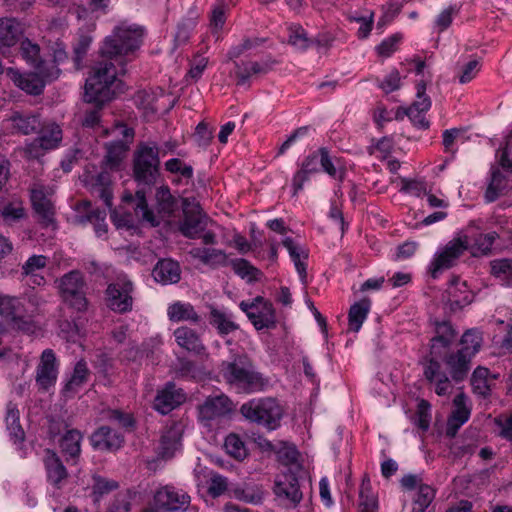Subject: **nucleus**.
I'll use <instances>...</instances> for the list:
<instances>
[{
    "label": "nucleus",
    "instance_id": "f257e3e1",
    "mask_svg": "<svg viewBox=\"0 0 512 512\" xmlns=\"http://www.w3.org/2000/svg\"><path fill=\"white\" fill-rule=\"evenodd\" d=\"M455 339V331L449 322L443 321L436 324V335L431 339L430 356H427L423 362V375L427 382L434 386V391L438 396L449 395L452 391L451 380L438 361L442 356L443 350L449 348Z\"/></svg>",
    "mask_w": 512,
    "mask_h": 512
},
{
    "label": "nucleus",
    "instance_id": "9d476101",
    "mask_svg": "<svg viewBox=\"0 0 512 512\" xmlns=\"http://www.w3.org/2000/svg\"><path fill=\"white\" fill-rule=\"evenodd\" d=\"M94 79H96V69L92 68L90 76L84 85L82 102L77 105L75 113V121L83 128L94 129L96 127V88L95 82H93Z\"/></svg>",
    "mask_w": 512,
    "mask_h": 512
},
{
    "label": "nucleus",
    "instance_id": "5701e85b",
    "mask_svg": "<svg viewBox=\"0 0 512 512\" xmlns=\"http://www.w3.org/2000/svg\"><path fill=\"white\" fill-rule=\"evenodd\" d=\"M32 207L38 216V221L48 227L54 222V208L47 198L43 187H35L30 191Z\"/></svg>",
    "mask_w": 512,
    "mask_h": 512
},
{
    "label": "nucleus",
    "instance_id": "338daca9",
    "mask_svg": "<svg viewBox=\"0 0 512 512\" xmlns=\"http://www.w3.org/2000/svg\"><path fill=\"white\" fill-rule=\"evenodd\" d=\"M401 86V76L397 69H393L379 84V87L386 93L396 91Z\"/></svg>",
    "mask_w": 512,
    "mask_h": 512
},
{
    "label": "nucleus",
    "instance_id": "f03ea898",
    "mask_svg": "<svg viewBox=\"0 0 512 512\" xmlns=\"http://www.w3.org/2000/svg\"><path fill=\"white\" fill-rule=\"evenodd\" d=\"M145 35L144 26L127 20L120 21L104 38L101 53L110 59L134 54L142 46Z\"/></svg>",
    "mask_w": 512,
    "mask_h": 512
},
{
    "label": "nucleus",
    "instance_id": "dca6fc26",
    "mask_svg": "<svg viewBox=\"0 0 512 512\" xmlns=\"http://www.w3.org/2000/svg\"><path fill=\"white\" fill-rule=\"evenodd\" d=\"M186 400V395L181 388H177L174 382H167L157 391L153 407L163 415L170 413Z\"/></svg>",
    "mask_w": 512,
    "mask_h": 512
},
{
    "label": "nucleus",
    "instance_id": "7ed1b4c3",
    "mask_svg": "<svg viewBox=\"0 0 512 512\" xmlns=\"http://www.w3.org/2000/svg\"><path fill=\"white\" fill-rule=\"evenodd\" d=\"M221 372L226 382L239 392L261 391L267 384L246 355H237L232 361L223 362Z\"/></svg>",
    "mask_w": 512,
    "mask_h": 512
},
{
    "label": "nucleus",
    "instance_id": "864d4df0",
    "mask_svg": "<svg viewBox=\"0 0 512 512\" xmlns=\"http://www.w3.org/2000/svg\"><path fill=\"white\" fill-rule=\"evenodd\" d=\"M431 422V404L420 399L417 404V410L413 418V423L422 431H427Z\"/></svg>",
    "mask_w": 512,
    "mask_h": 512
},
{
    "label": "nucleus",
    "instance_id": "bf43d9fd",
    "mask_svg": "<svg viewBox=\"0 0 512 512\" xmlns=\"http://www.w3.org/2000/svg\"><path fill=\"white\" fill-rule=\"evenodd\" d=\"M431 104V99L426 94L425 81L418 82L416 85V99L407 109L428 111L431 107Z\"/></svg>",
    "mask_w": 512,
    "mask_h": 512
},
{
    "label": "nucleus",
    "instance_id": "774afa93",
    "mask_svg": "<svg viewBox=\"0 0 512 512\" xmlns=\"http://www.w3.org/2000/svg\"><path fill=\"white\" fill-rule=\"evenodd\" d=\"M495 423L500 428V436L512 441V413L498 416Z\"/></svg>",
    "mask_w": 512,
    "mask_h": 512
},
{
    "label": "nucleus",
    "instance_id": "603ef678",
    "mask_svg": "<svg viewBox=\"0 0 512 512\" xmlns=\"http://www.w3.org/2000/svg\"><path fill=\"white\" fill-rule=\"evenodd\" d=\"M22 312V304L16 297L0 296V315L13 320Z\"/></svg>",
    "mask_w": 512,
    "mask_h": 512
},
{
    "label": "nucleus",
    "instance_id": "3c124183",
    "mask_svg": "<svg viewBox=\"0 0 512 512\" xmlns=\"http://www.w3.org/2000/svg\"><path fill=\"white\" fill-rule=\"evenodd\" d=\"M81 434L76 430H69L65 433L60 441L62 451L71 456L76 457L80 453Z\"/></svg>",
    "mask_w": 512,
    "mask_h": 512
},
{
    "label": "nucleus",
    "instance_id": "20e7f679",
    "mask_svg": "<svg viewBox=\"0 0 512 512\" xmlns=\"http://www.w3.org/2000/svg\"><path fill=\"white\" fill-rule=\"evenodd\" d=\"M164 154L155 141L140 142L137 144L132 158V171L134 180L145 186L156 183L160 174V154Z\"/></svg>",
    "mask_w": 512,
    "mask_h": 512
},
{
    "label": "nucleus",
    "instance_id": "a18cd8bd",
    "mask_svg": "<svg viewBox=\"0 0 512 512\" xmlns=\"http://www.w3.org/2000/svg\"><path fill=\"white\" fill-rule=\"evenodd\" d=\"M498 237L499 235L495 231L486 234H478L474 238V242L471 246L472 255L475 257L488 255L491 252L493 244Z\"/></svg>",
    "mask_w": 512,
    "mask_h": 512
},
{
    "label": "nucleus",
    "instance_id": "0e129e2a",
    "mask_svg": "<svg viewBox=\"0 0 512 512\" xmlns=\"http://www.w3.org/2000/svg\"><path fill=\"white\" fill-rule=\"evenodd\" d=\"M400 34H393L384 39L377 47L376 51L379 56L390 57L396 50L399 42L401 41Z\"/></svg>",
    "mask_w": 512,
    "mask_h": 512
},
{
    "label": "nucleus",
    "instance_id": "13d9d810",
    "mask_svg": "<svg viewBox=\"0 0 512 512\" xmlns=\"http://www.w3.org/2000/svg\"><path fill=\"white\" fill-rule=\"evenodd\" d=\"M435 498V490L427 485L420 484L418 489V495L415 500V506L417 507V512H425L429 505Z\"/></svg>",
    "mask_w": 512,
    "mask_h": 512
},
{
    "label": "nucleus",
    "instance_id": "4d7b16f0",
    "mask_svg": "<svg viewBox=\"0 0 512 512\" xmlns=\"http://www.w3.org/2000/svg\"><path fill=\"white\" fill-rule=\"evenodd\" d=\"M491 274L501 280L512 278V259L500 258L491 261Z\"/></svg>",
    "mask_w": 512,
    "mask_h": 512
},
{
    "label": "nucleus",
    "instance_id": "423d86ee",
    "mask_svg": "<svg viewBox=\"0 0 512 512\" xmlns=\"http://www.w3.org/2000/svg\"><path fill=\"white\" fill-rule=\"evenodd\" d=\"M240 413L247 421L273 431L280 427L284 410L275 398L264 397L242 404Z\"/></svg>",
    "mask_w": 512,
    "mask_h": 512
},
{
    "label": "nucleus",
    "instance_id": "aec40b11",
    "mask_svg": "<svg viewBox=\"0 0 512 512\" xmlns=\"http://www.w3.org/2000/svg\"><path fill=\"white\" fill-rule=\"evenodd\" d=\"M20 53L48 81H52L59 76L60 70L55 65H52L51 69L45 67V63L40 59V47L38 44L26 38L20 44Z\"/></svg>",
    "mask_w": 512,
    "mask_h": 512
},
{
    "label": "nucleus",
    "instance_id": "6e6552de",
    "mask_svg": "<svg viewBox=\"0 0 512 512\" xmlns=\"http://www.w3.org/2000/svg\"><path fill=\"white\" fill-rule=\"evenodd\" d=\"M125 91L124 82L117 77L112 62L98 61V110L106 103L117 99Z\"/></svg>",
    "mask_w": 512,
    "mask_h": 512
},
{
    "label": "nucleus",
    "instance_id": "72a5a7b5",
    "mask_svg": "<svg viewBox=\"0 0 512 512\" xmlns=\"http://www.w3.org/2000/svg\"><path fill=\"white\" fill-rule=\"evenodd\" d=\"M11 121L14 129L18 132L28 135L31 133H37L42 127V121L39 115L15 112Z\"/></svg>",
    "mask_w": 512,
    "mask_h": 512
},
{
    "label": "nucleus",
    "instance_id": "1a4fd4ad",
    "mask_svg": "<svg viewBox=\"0 0 512 512\" xmlns=\"http://www.w3.org/2000/svg\"><path fill=\"white\" fill-rule=\"evenodd\" d=\"M59 290L63 301L77 311L87 307L85 282L79 271L65 274L59 281Z\"/></svg>",
    "mask_w": 512,
    "mask_h": 512
},
{
    "label": "nucleus",
    "instance_id": "a19ab883",
    "mask_svg": "<svg viewBox=\"0 0 512 512\" xmlns=\"http://www.w3.org/2000/svg\"><path fill=\"white\" fill-rule=\"evenodd\" d=\"M88 369L84 361H79L75 365L74 372L63 387L62 393L66 397H71L77 389L86 381Z\"/></svg>",
    "mask_w": 512,
    "mask_h": 512
},
{
    "label": "nucleus",
    "instance_id": "9b49d317",
    "mask_svg": "<svg viewBox=\"0 0 512 512\" xmlns=\"http://www.w3.org/2000/svg\"><path fill=\"white\" fill-rule=\"evenodd\" d=\"M133 284L126 279L110 283L105 291L106 306L119 314L130 312L133 308Z\"/></svg>",
    "mask_w": 512,
    "mask_h": 512
},
{
    "label": "nucleus",
    "instance_id": "6ab92c4d",
    "mask_svg": "<svg viewBox=\"0 0 512 512\" xmlns=\"http://www.w3.org/2000/svg\"><path fill=\"white\" fill-rule=\"evenodd\" d=\"M58 368L55 353L52 349L42 352L40 363L36 371V383L39 388L47 391L57 380Z\"/></svg>",
    "mask_w": 512,
    "mask_h": 512
},
{
    "label": "nucleus",
    "instance_id": "f8f14e48",
    "mask_svg": "<svg viewBox=\"0 0 512 512\" xmlns=\"http://www.w3.org/2000/svg\"><path fill=\"white\" fill-rule=\"evenodd\" d=\"M208 217L202 212L199 204L183 200V218L179 222V231L187 238H199L205 231Z\"/></svg>",
    "mask_w": 512,
    "mask_h": 512
},
{
    "label": "nucleus",
    "instance_id": "49530a36",
    "mask_svg": "<svg viewBox=\"0 0 512 512\" xmlns=\"http://www.w3.org/2000/svg\"><path fill=\"white\" fill-rule=\"evenodd\" d=\"M288 43L299 51H305L313 44V39L308 37L301 25H292L289 27Z\"/></svg>",
    "mask_w": 512,
    "mask_h": 512
},
{
    "label": "nucleus",
    "instance_id": "0eeeda50",
    "mask_svg": "<svg viewBox=\"0 0 512 512\" xmlns=\"http://www.w3.org/2000/svg\"><path fill=\"white\" fill-rule=\"evenodd\" d=\"M156 199L158 215H155L154 212L148 208L144 191L138 190L134 199L136 216L154 227L160 224L161 219L170 217L177 206L176 200L171 195L168 188H160L156 193Z\"/></svg>",
    "mask_w": 512,
    "mask_h": 512
},
{
    "label": "nucleus",
    "instance_id": "473e14b6",
    "mask_svg": "<svg viewBox=\"0 0 512 512\" xmlns=\"http://www.w3.org/2000/svg\"><path fill=\"white\" fill-rule=\"evenodd\" d=\"M189 254L206 265L213 267L227 265V255L220 249L195 247Z\"/></svg>",
    "mask_w": 512,
    "mask_h": 512
},
{
    "label": "nucleus",
    "instance_id": "cd10ccee",
    "mask_svg": "<svg viewBox=\"0 0 512 512\" xmlns=\"http://www.w3.org/2000/svg\"><path fill=\"white\" fill-rule=\"evenodd\" d=\"M182 429L178 425H172L161 435L159 454L162 458H171L181 447Z\"/></svg>",
    "mask_w": 512,
    "mask_h": 512
},
{
    "label": "nucleus",
    "instance_id": "37998d69",
    "mask_svg": "<svg viewBox=\"0 0 512 512\" xmlns=\"http://www.w3.org/2000/svg\"><path fill=\"white\" fill-rule=\"evenodd\" d=\"M224 448L227 454L239 461L244 460L248 455L244 441L236 433H230L226 436Z\"/></svg>",
    "mask_w": 512,
    "mask_h": 512
},
{
    "label": "nucleus",
    "instance_id": "412c9836",
    "mask_svg": "<svg viewBox=\"0 0 512 512\" xmlns=\"http://www.w3.org/2000/svg\"><path fill=\"white\" fill-rule=\"evenodd\" d=\"M154 500L158 508L178 511L187 508L190 502V496L182 490L166 486L157 491Z\"/></svg>",
    "mask_w": 512,
    "mask_h": 512
},
{
    "label": "nucleus",
    "instance_id": "052dcab7",
    "mask_svg": "<svg viewBox=\"0 0 512 512\" xmlns=\"http://www.w3.org/2000/svg\"><path fill=\"white\" fill-rule=\"evenodd\" d=\"M93 42V37L91 35H80L77 43L75 44L74 51V62L77 70L81 68V62L87 54L88 49L90 48Z\"/></svg>",
    "mask_w": 512,
    "mask_h": 512
},
{
    "label": "nucleus",
    "instance_id": "bb28decb",
    "mask_svg": "<svg viewBox=\"0 0 512 512\" xmlns=\"http://www.w3.org/2000/svg\"><path fill=\"white\" fill-rule=\"evenodd\" d=\"M471 357L459 350L444 357V362L449 369L452 380L462 382L468 375L471 368Z\"/></svg>",
    "mask_w": 512,
    "mask_h": 512
},
{
    "label": "nucleus",
    "instance_id": "e433bc0d",
    "mask_svg": "<svg viewBox=\"0 0 512 512\" xmlns=\"http://www.w3.org/2000/svg\"><path fill=\"white\" fill-rule=\"evenodd\" d=\"M271 69L268 62H243L235 63V74L239 85H244L252 75L266 74Z\"/></svg>",
    "mask_w": 512,
    "mask_h": 512
},
{
    "label": "nucleus",
    "instance_id": "e2e57ef3",
    "mask_svg": "<svg viewBox=\"0 0 512 512\" xmlns=\"http://www.w3.org/2000/svg\"><path fill=\"white\" fill-rule=\"evenodd\" d=\"M165 169L172 174H180L186 179H191L193 177L192 166L185 164L179 158H172L166 161Z\"/></svg>",
    "mask_w": 512,
    "mask_h": 512
},
{
    "label": "nucleus",
    "instance_id": "7c9ffc66",
    "mask_svg": "<svg viewBox=\"0 0 512 512\" xmlns=\"http://www.w3.org/2000/svg\"><path fill=\"white\" fill-rule=\"evenodd\" d=\"M5 422L11 440H13L14 443L24 441L25 432L20 424V413L17 405L11 401L8 402L6 406Z\"/></svg>",
    "mask_w": 512,
    "mask_h": 512
},
{
    "label": "nucleus",
    "instance_id": "b1692460",
    "mask_svg": "<svg viewBox=\"0 0 512 512\" xmlns=\"http://www.w3.org/2000/svg\"><path fill=\"white\" fill-rule=\"evenodd\" d=\"M152 277L162 285L176 284L181 279L180 265L169 258L160 259L152 270Z\"/></svg>",
    "mask_w": 512,
    "mask_h": 512
},
{
    "label": "nucleus",
    "instance_id": "4468645a",
    "mask_svg": "<svg viewBox=\"0 0 512 512\" xmlns=\"http://www.w3.org/2000/svg\"><path fill=\"white\" fill-rule=\"evenodd\" d=\"M39 135L27 147V153L32 158H38L43 152L58 147L62 140V130L54 122L44 124L37 132Z\"/></svg>",
    "mask_w": 512,
    "mask_h": 512
},
{
    "label": "nucleus",
    "instance_id": "6e6d98bb",
    "mask_svg": "<svg viewBox=\"0 0 512 512\" xmlns=\"http://www.w3.org/2000/svg\"><path fill=\"white\" fill-rule=\"evenodd\" d=\"M98 414L100 415L101 420H112L124 428H133L135 424V421L130 414H125L119 410L102 409L98 411Z\"/></svg>",
    "mask_w": 512,
    "mask_h": 512
},
{
    "label": "nucleus",
    "instance_id": "c03bdc74",
    "mask_svg": "<svg viewBox=\"0 0 512 512\" xmlns=\"http://www.w3.org/2000/svg\"><path fill=\"white\" fill-rule=\"evenodd\" d=\"M482 344L481 333L476 329L467 330L461 337V349L463 354L473 357L479 350Z\"/></svg>",
    "mask_w": 512,
    "mask_h": 512
},
{
    "label": "nucleus",
    "instance_id": "c9c22d12",
    "mask_svg": "<svg viewBox=\"0 0 512 512\" xmlns=\"http://www.w3.org/2000/svg\"><path fill=\"white\" fill-rule=\"evenodd\" d=\"M42 75L37 71L26 75L17 74L14 78L17 86L31 95H40L45 87V81Z\"/></svg>",
    "mask_w": 512,
    "mask_h": 512
},
{
    "label": "nucleus",
    "instance_id": "58836bf2",
    "mask_svg": "<svg viewBox=\"0 0 512 512\" xmlns=\"http://www.w3.org/2000/svg\"><path fill=\"white\" fill-rule=\"evenodd\" d=\"M508 180L500 170H493L491 179L485 191V201L492 203L507 189Z\"/></svg>",
    "mask_w": 512,
    "mask_h": 512
},
{
    "label": "nucleus",
    "instance_id": "c85d7f7f",
    "mask_svg": "<svg viewBox=\"0 0 512 512\" xmlns=\"http://www.w3.org/2000/svg\"><path fill=\"white\" fill-rule=\"evenodd\" d=\"M167 316L172 322L186 321L197 324L201 321V316L189 302L176 301L170 304L167 308Z\"/></svg>",
    "mask_w": 512,
    "mask_h": 512
},
{
    "label": "nucleus",
    "instance_id": "2f4dec72",
    "mask_svg": "<svg viewBox=\"0 0 512 512\" xmlns=\"http://www.w3.org/2000/svg\"><path fill=\"white\" fill-rule=\"evenodd\" d=\"M371 309V300L363 298L360 301L351 305L348 312L349 329L353 332H358L364 321L367 319Z\"/></svg>",
    "mask_w": 512,
    "mask_h": 512
},
{
    "label": "nucleus",
    "instance_id": "f3484780",
    "mask_svg": "<svg viewBox=\"0 0 512 512\" xmlns=\"http://www.w3.org/2000/svg\"><path fill=\"white\" fill-rule=\"evenodd\" d=\"M239 308L247 315L256 330L274 329L276 327V312L272 303H263L260 309L253 311L252 304L242 301Z\"/></svg>",
    "mask_w": 512,
    "mask_h": 512
},
{
    "label": "nucleus",
    "instance_id": "a878e982",
    "mask_svg": "<svg viewBox=\"0 0 512 512\" xmlns=\"http://www.w3.org/2000/svg\"><path fill=\"white\" fill-rule=\"evenodd\" d=\"M173 335L176 343L189 352L200 355L206 350L198 333L190 327H178Z\"/></svg>",
    "mask_w": 512,
    "mask_h": 512
},
{
    "label": "nucleus",
    "instance_id": "a211bd4d",
    "mask_svg": "<svg viewBox=\"0 0 512 512\" xmlns=\"http://www.w3.org/2000/svg\"><path fill=\"white\" fill-rule=\"evenodd\" d=\"M231 405L230 399L225 395L208 397L204 403L199 406V419L205 426H209L212 420L229 414L232 410Z\"/></svg>",
    "mask_w": 512,
    "mask_h": 512
},
{
    "label": "nucleus",
    "instance_id": "8fccbe9b",
    "mask_svg": "<svg viewBox=\"0 0 512 512\" xmlns=\"http://www.w3.org/2000/svg\"><path fill=\"white\" fill-rule=\"evenodd\" d=\"M489 370L485 367H477L472 373L471 386L474 393L486 397L490 393L488 385Z\"/></svg>",
    "mask_w": 512,
    "mask_h": 512
},
{
    "label": "nucleus",
    "instance_id": "2eb2a0df",
    "mask_svg": "<svg viewBox=\"0 0 512 512\" xmlns=\"http://www.w3.org/2000/svg\"><path fill=\"white\" fill-rule=\"evenodd\" d=\"M274 493L292 507H296L303 498L298 478L290 469L278 476L274 485Z\"/></svg>",
    "mask_w": 512,
    "mask_h": 512
},
{
    "label": "nucleus",
    "instance_id": "79ce46f5",
    "mask_svg": "<svg viewBox=\"0 0 512 512\" xmlns=\"http://www.w3.org/2000/svg\"><path fill=\"white\" fill-rule=\"evenodd\" d=\"M19 34V24L15 20H0V46H13L16 43Z\"/></svg>",
    "mask_w": 512,
    "mask_h": 512
},
{
    "label": "nucleus",
    "instance_id": "de8ad7c7",
    "mask_svg": "<svg viewBox=\"0 0 512 512\" xmlns=\"http://www.w3.org/2000/svg\"><path fill=\"white\" fill-rule=\"evenodd\" d=\"M74 210L75 223L81 225H85L86 223L94 224V220H96V209L93 207L91 201L86 199L78 201L75 204Z\"/></svg>",
    "mask_w": 512,
    "mask_h": 512
},
{
    "label": "nucleus",
    "instance_id": "f704fd0d",
    "mask_svg": "<svg viewBox=\"0 0 512 512\" xmlns=\"http://www.w3.org/2000/svg\"><path fill=\"white\" fill-rule=\"evenodd\" d=\"M124 442V437L110 426L98 428V450L116 451Z\"/></svg>",
    "mask_w": 512,
    "mask_h": 512
},
{
    "label": "nucleus",
    "instance_id": "69168bd1",
    "mask_svg": "<svg viewBox=\"0 0 512 512\" xmlns=\"http://www.w3.org/2000/svg\"><path fill=\"white\" fill-rule=\"evenodd\" d=\"M47 264V257L44 255H33L22 266V274L28 275L43 269Z\"/></svg>",
    "mask_w": 512,
    "mask_h": 512
},
{
    "label": "nucleus",
    "instance_id": "4be33fe9",
    "mask_svg": "<svg viewBox=\"0 0 512 512\" xmlns=\"http://www.w3.org/2000/svg\"><path fill=\"white\" fill-rule=\"evenodd\" d=\"M467 396L459 393L453 400L454 410L447 421L446 435L450 438L456 436L460 427L466 423L470 417L471 409L467 405Z\"/></svg>",
    "mask_w": 512,
    "mask_h": 512
},
{
    "label": "nucleus",
    "instance_id": "4c0bfd02",
    "mask_svg": "<svg viewBox=\"0 0 512 512\" xmlns=\"http://www.w3.org/2000/svg\"><path fill=\"white\" fill-rule=\"evenodd\" d=\"M228 264L232 267L235 274H237L242 279H246L248 283L257 282L263 276L261 270L253 266L248 260L244 258L232 259L228 262Z\"/></svg>",
    "mask_w": 512,
    "mask_h": 512
},
{
    "label": "nucleus",
    "instance_id": "c756f323",
    "mask_svg": "<svg viewBox=\"0 0 512 512\" xmlns=\"http://www.w3.org/2000/svg\"><path fill=\"white\" fill-rule=\"evenodd\" d=\"M209 323L222 337L239 329V325L234 321L233 314L223 312L214 307L210 310Z\"/></svg>",
    "mask_w": 512,
    "mask_h": 512
},
{
    "label": "nucleus",
    "instance_id": "09e8293b",
    "mask_svg": "<svg viewBox=\"0 0 512 512\" xmlns=\"http://www.w3.org/2000/svg\"><path fill=\"white\" fill-rule=\"evenodd\" d=\"M0 214L4 222L12 224L24 219L26 217V210L21 201L13 200L0 210Z\"/></svg>",
    "mask_w": 512,
    "mask_h": 512
},
{
    "label": "nucleus",
    "instance_id": "393cba45",
    "mask_svg": "<svg viewBox=\"0 0 512 512\" xmlns=\"http://www.w3.org/2000/svg\"><path fill=\"white\" fill-rule=\"evenodd\" d=\"M47 480L55 488L60 489L68 477L67 469L56 453L48 450L44 459Z\"/></svg>",
    "mask_w": 512,
    "mask_h": 512
},
{
    "label": "nucleus",
    "instance_id": "ddd939ff",
    "mask_svg": "<svg viewBox=\"0 0 512 512\" xmlns=\"http://www.w3.org/2000/svg\"><path fill=\"white\" fill-rule=\"evenodd\" d=\"M467 248L468 242L466 239L457 238L448 242L444 249L435 255L430 264L429 271L432 278H438V276L444 270L453 267L458 258L464 253L465 250H467Z\"/></svg>",
    "mask_w": 512,
    "mask_h": 512
},
{
    "label": "nucleus",
    "instance_id": "680f3d73",
    "mask_svg": "<svg viewBox=\"0 0 512 512\" xmlns=\"http://www.w3.org/2000/svg\"><path fill=\"white\" fill-rule=\"evenodd\" d=\"M348 20L360 23V27L357 31V37L363 40L366 39L372 31L374 24V12L370 11L366 16H349Z\"/></svg>",
    "mask_w": 512,
    "mask_h": 512
},
{
    "label": "nucleus",
    "instance_id": "5fc2aeb1",
    "mask_svg": "<svg viewBox=\"0 0 512 512\" xmlns=\"http://www.w3.org/2000/svg\"><path fill=\"white\" fill-rule=\"evenodd\" d=\"M195 26L196 19L192 17L184 18L177 24V30L174 35V43L176 47L187 43Z\"/></svg>",
    "mask_w": 512,
    "mask_h": 512
},
{
    "label": "nucleus",
    "instance_id": "ea45409f",
    "mask_svg": "<svg viewBox=\"0 0 512 512\" xmlns=\"http://www.w3.org/2000/svg\"><path fill=\"white\" fill-rule=\"evenodd\" d=\"M377 497L372 492L371 482L368 477H364L359 491V512H377Z\"/></svg>",
    "mask_w": 512,
    "mask_h": 512
},
{
    "label": "nucleus",
    "instance_id": "39448f33",
    "mask_svg": "<svg viewBox=\"0 0 512 512\" xmlns=\"http://www.w3.org/2000/svg\"><path fill=\"white\" fill-rule=\"evenodd\" d=\"M105 155L101 163V173H98V192L105 205L113 206L112 174L121 170V165L129 149L123 140L111 141L104 145Z\"/></svg>",
    "mask_w": 512,
    "mask_h": 512
}]
</instances>
